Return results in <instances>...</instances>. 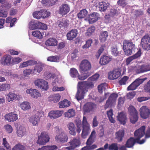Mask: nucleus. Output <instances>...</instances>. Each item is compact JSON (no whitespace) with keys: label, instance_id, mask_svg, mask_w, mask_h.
Wrapping results in <instances>:
<instances>
[{"label":"nucleus","instance_id":"f257e3e1","mask_svg":"<svg viewBox=\"0 0 150 150\" xmlns=\"http://www.w3.org/2000/svg\"><path fill=\"white\" fill-rule=\"evenodd\" d=\"M78 85L79 87L75 95L76 99L78 101L83 99L88 89L93 88L94 86L93 83L91 82H79L78 83Z\"/></svg>","mask_w":150,"mask_h":150},{"label":"nucleus","instance_id":"f03ea898","mask_svg":"<svg viewBox=\"0 0 150 150\" xmlns=\"http://www.w3.org/2000/svg\"><path fill=\"white\" fill-rule=\"evenodd\" d=\"M145 127L144 126H142L137 130H136L134 133V135L136 138L134 139L132 137V147L136 143L140 144H143L146 141V138L142 139L140 140V139L143 137L145 134Z\"/></svg>","mask_w":150,"mask_h":150},{"label":"nucleus","instance_id":"7ed1b4c3","mask_svg":"<svg viewBox=\"0 0 150 150\" xmlns=\"http://www.w3.org/2000/svg\"><path fill=\"white\" fill-rule=\"evenodd\" d=\"M83 129L81 134L82 138H86V136L90 133L91 129L90 126L88 123L86 117L83 116L82 120Z\"/></svg>","mask_w":150,"mask_h":150},{"label":"nucleus","instance_id":"20e7f679","mask_svg":"<svg viewBox=\"0 0 150 150\" xmlns=\"http://www.w3.org/2000/svg\"><path fill=\"white\" fill-rule=\"evenodd\" d=\"M50 137L47 133L44 131L41 132L38 137L37 143L40 145H44L49 142Z\"/></svg>","mask_w":150,"mask_h":150},{"label":"nucleus","instance_id":"39448f33","mask_svg":"<svg viewBox=\"0 0 150 150\" xmlns=\"http://www.w3.org/2000/svg\"><path fill=\"white\" fill-rule=\"evenodd\" d=\"M80 71L81 73H85L88 72L91 68V65L90 62L88 60L84 59L81 62L80 65Z\"/></svg>","mask_w":150,"mask_h":150},{"label":"nucleus","instance_id":"423d86ee","mask_svg":"<svg viewBox=\"0 0 150 150\" xmlns=\"http://www.w3.org/2000/svg\"><path fill=\"white\" fill-rule=\"evenodd\" d=\"M70 146L66 147L68 150H74L79 147L81 144V142L79 138L74 137L68 142Z\"/></svg>","mask_w":150,"mask_h":150},{"label":"nucleus","instance_id":"0eeeda50","mask_svg":"<svg viewBox=\"0 0 150 150\" xmlns=\"http://www.w3.org/2000/svg\"><path fill=\"white\" fill-rule=\"evenodd\" d=\"M34 84L35 86L44 90H47L48 88V83L44 80L37 79L35 80Z\"/></svg>","mask_w":150,"mask_h":150},{"label":"nucleus","instance_id":"6e6552de","mask_svg":"<svg viewBox=\"0 0 150 150\" xmlns=\"http://www.w3.org/2000/svg\"><path fill=\"white\" fill-rule=\"evenodd\" d=\"M141 44L144 50H150V37L148 35H144L141 40Z\"/></svg>","mask_w":150,"mask_h":150},{"label":"nucleus","instance_id":"1a4fd4ad","mask_svg":"<svg viewBox=\"0 0 150 150\" xmlns=\"http://www.w3.org/2000/svg\"><path fill=\"white\" fill-rule=\"evenodd\" d=\"M55 140L57 142L64 143L67 141L68 137L65 132L62 131L55 136Z\"/></svg>","mask_w":150,"mask_h":150},{"label":"nucleus","instance_id":"9d476101","mask_svg":"<svg viewBox=\"0 0 150 150\" xmlns=\"http://www.w3.org/2000/svg\"><path fill=\"white\" fill-rule=\"evenodd\" d=\"M121 74L120 71L118 69H115L108 73V78L111 80L116 79L120 76Z\"/></svg>","mask_w":150,"mask_h":150},{"label":"nucleus","instance_id":"9b49d317","mask_svg":"<svg viewBox=\"0 0 150 150\" xmlns=\"http://www.w3.org/2000/svg\"><path fill=\"white\" fill-rule=\"evenodd\" d=\"M140 115L143 119L148 118L150 114V110L146 106H143L140 109Z\"/></svg>","mask_w":150,"mask_h":150},{"label":"nucleus","instance_id":"f8f14e48","mask_svg":"<svg viewBox=\"0 0 150 150\" xmlns=\"http://www.w3.org/2000/svg\"><path fill=\"white\" fill-rule=\"evenodd\" d=\"M70 11V7L69 6L65 4H64L59 8L58 13L62 16L67 14Z\"/></svg>","mask_w":150,"mask_h":150},{"label":"nucleus","instance_id":"ddd939ff","mask_svg":"<svg viewBox=\"0 0 150 150\" xmlns=\"http://www.w3.org/2000/svg\"><path fill=\"white\" fill-rule=\"evenodd\" d=\"M63 113L62 110H52L49 112L48 116L50 119H57L62 116Z\"/></svg>","mask_w":150,"mask_h":150},{"label":"nucleus","instance_id":"4468645a","mask_svg":"<svg viewBox=\"0 0 150 150\" xmlns=\"http://www.w3.org/2000/svg\"><path fill=\"white\" fill-rule=\"evenodd\" d=\"M99 14L96 12H93L89 15L88 19L89 24H93L96 22L98 20Z\"/></svg>","mask_w":150,"mask_h":150},{"label":"nucleus","instance_id":"2eb2a0df","mask_svg":"<svg viewBox=\"0 0 150 150\" xmlns=\"http://www.w3.org/2000/svg\"><path fill=\"white\" fill-rule=\"evenodd\" d=\"M5 118L9 122H13L18 119V115L13 112L6 114L5 116Z\"/></svg>","mask_w":150,"mask_h":150},{"label":"nucleus","instance_id":"dca6fc26","mask_svg":"<svg viewBox=\"0 0 150 150\" xmlns=\"http://www.w3.org/2000/svg\"><path fill=\"white\" fill-rule=\"evenodd\" d=\"M26 93L28 94H29L32 97L36 98L40 96L41 95L38 91L36 89H28L26 91Z\"/></svg>","mask_w":150,"mask_h":150},{"label":"nucleus","instance_id":"f3484780","mask_svg":"<svg viewBox=\"0 0 150 150\" xmlns=\"http://www.w3.org/2000/svg\"><path fill=\"white\" fill-rule=\"evenodd\" d=\"M112 59V58L110 56L103 55L100 59L99 63L101 65H106L108 64Z\"/></svg>","mask_w":150,"mask_h":150},{"label":"nucleus","instance_id":"a211bd4d","mask_svg":"<svg viewBox=\"0 0 150 150\" xmlns=\"http://www.w3.org/2000/svg\"><path fill=\"white\" fill-rule=\"evenodd\" d=\"M96 106V104L93 103H87L84 105L83 110L85 112H90L92 111Z\"/></svg>","mask_w":150,"mask_h":150},{"label":"nucleus","instance_id":"6ab92c4d","mask_svg":"<svg viewBox=\"0 0 150 150\" xmlns=\"http://www.w3.org/2000/svg\"><path fill=\"white\" fill-rule=\"evenodd\" d=\"M11 57L9 55H4L1 60V63L4 65H10L11 63Z\"/></svg>","mask_w":150,"mask_h":150},{"label":"nucleus","instance_id":"aec40b11","mask_svg":"<svg viewBox=\"0 0 150 150\" xmlns=\"http://www.w3.org/2000/svg\"><path fill=\"white\" fill-rule=\"evenodd\" d=\"M78 34V31L76 29H72L68 32L67 34V40H71L76 38Z\"/></svg>","mask_w":150,"mask_h":150},{"label":"nucleus","instance_id":"412c9836","mask_svg":"<svg viewBox=\"0 0 150 150\" xmlns=\"http://www.w3.org/2000/svg\"><path fill=\"white\" fill-rule=\"evenodd\" d=\"M29 121L33 126H38L40 121L39 116L35 114L34 116H31L29 118Z\"/></svg>","mask_w":150,"mask_h":150},{"label":"nucleus","instance_id":"4be33fe9","mask_svg":"<svg viewBox=\"0 0 150 150\" xmlns=\"http://www.w3.org/2000/svg\"><path fill=\"white\" fill-rule=\"evenodd\" d=\"M138 113L133 106L132 105V124H135L138 120Z\"/></svg>","mask_w":150,"mask_h":150},{"label":"nucleus","instance_id":"5701e85b","mask_svg":"<svg viewBox=\"0 0 150 150\" xmlns=\"http://www.w3.org/2000/svg\"><path fill=\"white\" fill-rule=\"evenodd\" d=\"M33 28L34 29H40L44 30L47 29V26L46 24L40 22H38L35 23L33 24Z\"/></svg>","mask_w":150,"mask_h":150},{"label":"nucleus","instance_id":"b1692460","mask_svg":"<svg viewBox=\"0 0 150 150\" xmlns=\"http://www.w3.org/2000/svg\"><path fill=\"white\" fill-rule=\"evenodd\" d=\"M67 127L69 130V133L71 135L75 136L76 135L75 126L73 123H69L67 125Z\"/></svg>","mask_w":150,"mask_h":150},{"label":"nucleus","instance_id":"393cba45","mask_svg":"<svg viewBox=\"0 0 150 150\" xmlns=\"http://www.w3.org/2000/svg\"><path fill=\"white\" fill-rule=\"evenodd\" d=\"M69 24V21L65 18H63L59 22L58 26L60 28L65 29L67 28Z\"/></svg>","mask_w":150,"mask_h":150},{"label":"nucleus","instance_id":"a878e982","mask_svg":"<svg viewBox=\"0 0 150 150\" xmlns=\"http://www.w3.org/2000/svg\"><path fill=\"white\" fill-rule=\"evenodd\" d=\"M144 79H138L132 83V90L136 89L137 87L142 84L144 81Z\"/></svg>","mask_w":150,"mask_h":150},{"label":"nucleus","instance_id":"bb28decb","mask_svg":"<svg viewBox=\"0 0 150 150\" xmlns=\"http://www.w3.org/2000/svg\"><path fill=\"white\" fill-rule=\"evenodd\" d=\"M57 40L54 38H50L47 40L45 42L46 45L48 46H55L57 44Z\"/></svg>","mask_w":150,"mask_h":150},{"label":"nucleus","instance_id":"cd10ccee","mask_svg":"<svg viewBox=\"0 0 150 150\" xmlns=\"http://www.w3.org/2000/svg\"><path fill=\"white\" fill-rule=\"evenodd\" d=\"M117 119L121 124L125 125L126 123V121L127 120L126 115L123 112H121L118 114Z\"/></svg>","mask_w":150,"mask_h":150},{"label":"nucleus","instance_id":"c85d7f7f","mask_svg":"<svg viewBox=\"0 0 150 150\" xmlns=\"http://www.w3.org/2000/svg\"><path fill=\"white\" fill-rule=\"evenodd\" d=\"M124 131L123 130H120L115 133L116 139L119 142H121L124 136Z\"/></svg>","mask_w":150,"mask_h":150},{"label":"nucleus","instance_id":"c756f323","mask_svg":"<svg viewBox=\"0 0 150 150\" xmlns=\"http://www.w3.org/2000/svg\"><path fill=\"white\" fill-rule=\"evenodd\" d=\"M75 115V110L73 108L68 110L67 111L64 113L65 117L69 118L73 117Z\"/></svg>","mask_w":150,"mask_h":150},{"label":"nucleus","instance_id":"7c9ffc66","mask_svg":"<svg viewBox=\"0 0 150 150\" xmlns=\"http://www.w3.org/2000/svg\"><path fill=\"white\" fill-rule=\"evenodd\" d=\"M70 102L67 99H64V100L60 102L59 104V107L60 108H63L65 107H67L70 105Z\"/></svg>","mask_w":150,"mask_h":150},{"label":"nucleus","instance_id":"2f4dec72","mask_svg":"<svg viewBox=\"0 0 150 150\" xmlns=\"http://www.w3.org/2000/svg\"><path fill=\"white\" fill-rule=\"evenodd\" d=\"M17 135L18 137H21L26 134L25 129L23 126H20L17 131Z\"/></svg>","mask_w":150,"mask_h":150},{"label":"nucleus","instance_id":"473e14b6","mask_svg":"<svg viewBox=\"0 0 150 150\" xmlns=\"http://www.w3.org/2000/svg\"><path fill=\"white\" fill-rule=\"evenodd\" d=\"M88 15V11L86 9L81 10L77 14V16L79 19H82L85 18Z\"/></svg>","mask_w":150,"mask_h":150},{"label":"nucleus","instance_id":"72a5a7b5","mask_svg":"<svg viewBox=\"0 0 150 150\" xmlns=\"http://www.w3.org/2000/svg\"><path fill=\"white\" fill-rule=\"evenodd\" d=\"M108 36V32L107 31L101 32L99 35L100 40L101 42H104L106 40Z\"/></svg>","mask_w":150,"mask_h":150},{"label":"nucleus","instance_id":"f704fd0d","mask_svg":"<svg viewBox=\"0 0 150 150\" xmlns=\"http://www.w3.org/2000/svg\"><path fill=\"white\" fill-rule=\"evenodd\" d=\"M99 10L100 11H105L108 6L107 4L104 1L99 2Z\"/></svg>","mask_w":150,"mask_h":150},{"label":"nucleus","instance_id":"c9c22d12","mask_svg":"<svg viewBox=\"0 0 150 150\" xmlns=\"http://www.w3.org/2000/svg\"><path fill=\"white\" fill-rule=\"evenodd\" d=\"M11 88L10 84L8 83H3L0 84V91H8Z\"/></svg>","mask_w":150,"mask_h":150},{"label":"nucleus","instance_id":"e433bc0d","mask_svg":"<svg viewBox=\"0 0 150 150\" xmlns=\"http://www.w3.org/2000/svg\"><path fill=\"white\" fill-rule=\"evenodd\" d=\"M57 147L55 145L45 146L38 149V150H56Z\"/></svg>","mask_w":150,"mask_h":150},{"label":"nucleus","instance_id":"4c0bfd02","mask_svg":"<svg viewBox=\"0 0 150 150\" xmlns=\"http://www.w3.org/2000/svg\"><path fill=\"white\" fill-rule=\"evenodd\" d=\"M96 133V132L95 130L92 131L89 138L86 142V144L87 145H91L93 143V138L95 137Z\"/></svg>","mask_w":150,"mask_h":150},{"label":"nucleus","instance_id":"58836bf2","mask_svg":"<svg viewBox=\"0 0 150 150\" xmlns=\"http://www.w3.org/2000/svg\"><path fill=\"white\" fill-rule=\"evenodd\" d=\"M129 48L131 49V42L129 41L124 40L123 42V50H125V52H127L126 50V49Z\"/></svg>","mask_w":150,"mask_h":150},{"label":"nucleus","instance_id":"ea45409f","mask_svg":"<svg viewBox=\"0 0 150 150\" xmlns=\"http://www.w3.org/2000/svg\"><path fill=\"white\" fill-rule=\"evenodd\" d=\"M79 74L77 70L75 68H72L70 70V76L73 78H75L78 76Z\"/></svg>","mask_w":150,"mask_h":150},{"label":"nucleus","instance_id":"a19ab883","mask_svg":"<svg viewBox=\"0 0 150 150\" xmlns=\"http://www.w3.org/2000/svg\"><path fill=\"white\" fill-rule=\"evenodd\" d=\"M150 70L147 68V66L144 65H142L139 69H137L136 72L137 73H141L149 71Z\"/></svg>","mask_w":150,"mask_h":150},{"label":"nucleus","instance_id":"79ce46f5","mask_svg":"<svg viewBox=\"0 0 150 150\" xmlns=\"http://www.w3.org/2000/svg\"><path fill=\"white\" fill-rule=\"evenodd\" d=\"M95 29V27L94 26H91L89 28L85 33L86 36L90 37L92 35L93 33L94 32Z\"/></svg>","mask_w":150,"mask_h":150},{"label":"nucleus","instance_id":"37998d69","mask_svg":"<svg viewBox=\"0 0 150 150\" xmlns=\"http://www.w3.org/2000/svg\"><path fill=\"white\" fill-rule=\"evenodd\" d=\"M20 106L21 109L24 110L29 109L31 108L29 103L27 102H23L20 105Z\"/></svg>","mask_w":150,"mask_h":150},{"label":"nucleus","instance_id":"c03bdc74","mask_svg":"<svg viewBox=\"0 0 150 150\" xmlns=\"http://www.w3.org/2000/svg\"><path fill=\"white\" fill-rule=\"evenodd\" d=\"M8 100V102L13 101L17 97V95L14 93L9 92L7 95Z\"/></svg>","mask_w":150,"mask_h":150},{"label":"nucleus","instance_id":"a18cd8bd","mask_svg":"<svg viewBox=\"0 0 150 150\" xmlns=\"http://www.w3.org/2000/svg\"><path fill=\"white\" fill-rule=\"evenodd\" d=\"M107 114L110 120V121L112 123H114L115 122V120H114L112 117L113 115V110L112 109H110L109 111L107 112Z\"/></svg>","mask_w":150,"mask_h":150},{"label":"nucleus","instance_id":"49530a36","mask_svg":"<svg viewBox=\"0 0 150 150\" xmlns=\"http://www.w3.org/2000/svg\"><path fill=\"white\" fill-rule=\"evenodd\" d=\"M32 35L39 39H41L42 38L43 35L41 32L38 30L34 31L32 32Z\"/></svg>","mask_w":150,"mask_h":150},{"label":"nucleus","instance_id":"de8ad7c7","mask_svg":"<svg viewBox=\"0 0 150 150\" xmlns=\"http://www.w3.org/2000/svg\"><path fill=\"white\" fill-rule=\"evenodd\" d=\"M105 47V45H102L98 50V52L96 53L95 55L96 58L97 59H98L101 53L103 52L104 50V49Z\"/></svg>","mask_w":150,"mask_h":150},{"label":"nucleus","instance_id":"09e8293b","mask_svg":"<svg viewBox=\"0 0 150 150\" xmlns=\"http://www.w3.org/2000/svg\"><path fill=\"white\" fill-rule=\"evenodd\" d=\"M25 146L20 144H18L14 146L12 150H25Z\"/></svg>","mask_w":150,"mask_h":150},{"label":"nucleus","instance_id":"8fccbe9b","mask_svg":"<svg viewBox=\"0 0 150 150\" xmlns=\"http://www.w3.org/2000/svg\"><path fill=\"white\" fill-rule=\"evenodd\" d=\"M112 54L115 56H117L119 52L118 51L117 46L116 45L112 46L111 48Z\"/></svg>","mask_w":150,"mask_h":150},{"label":"nucleus","instance_id":"3c124183","mask_svg":"<svg viewBox=\"0 0 150 150\" xmlns=\"http://www.w3.org/2000/svg\"><path fill=\"white\" fill-rule=\"evenodd\" d=\"M42 67L43 66L41 64H37L35 66L34 71L40 73L42 70Z\"/></svg>","mask_w":150,"mask_h":150},{"label":"nucleus","instance_id":"603ef678","mask_svg":"<svg viewBox=\"0 0 150 150\" xmlns=\"http://www.w3.org/2000/svg\"><path fill=\"white\" fill-rule=\"evenodd\" d=\"M61 96L59 94H56L52 96V100L54 103H56L59 100Z\"/></svg>","mask_w":150,"mask_h":150},{"label":"nucleus","instance_id":"864d4df0","mask_svg":"<svg viewBox=\"0 0 150 150\" xmlns=\"http://www.w3.org/2000/svg\"><path fill=\"white\" fill-rule=\"evenodd\" d=\"M118 96V95L117 94L114 93H112L109 97L108 99L114 103L116 101V99Z\"/></svg>","mask_w":150,"mask_h":150},{"label":"nucleus","instance_id":"5fc2aeb1","mask_svg":"<svg viewBox=\"0 0 150 150\" xmlns=\"http://www.w3.org/2000/svg\"><path fill=\"white\" fill-rule=\"evenodd\" d=\"M93 42V40L90 39L86 41V44L82 46L83 49L87 48L90 47L91 46V44Z\"/></svg>","mask_w":150,"mask_h":150},{"label":"nucleus","instance_id":"6e6d98bb","mask_svg":"<svg viewBox=\"0 0 150 150\" xmlns=\"http://www.w3.org/2000/svg\"><path fill=\"white\" fill-rule=\"evenodd\" d=\"M59 59V57L57 56H52L48 57L47 58V60L50 62H57Z\"/></svg>","mask_w":150,"mask_h":150},{"label":"nucleus","instance_id":"4d7b16f0","mask_svg":"<svg viewBox=\"0 0 150 150\" xmlns=\"http://www.w3.org/2000/svg\"><path fill=\"white\" fill-rule=\"evenodd\" d=\"M113 103L108 99L106 101L105 104L104 105V108L105 109L111 108L112 106Z\"/></svg>","mask_w":150,"mask_h":150},{"label":"nucleus","instance_id":"13d9d810","mask_svg":"<svg viewBox=\"0 0 150 150\" xmlns=\"http://www.w3.org/2000/svg\"><path fill=\"white\" fill-rule=\"evenodd\" d=\"M128 79L129 78L127 76H124L118 82L119 83L120 85L125 84Z\"/></svg>","mask_w":150,"mask_h":150},{"label":"nucleus","instance_id":"bf43d9fd","mask_svg":"<svg viewBox=\"0 0 150 150\" xmlns=\"http://www.w3.org/2000/svg\"><path fill=\"white\" fill-rule=\"evenodd\" d=\"M90 75V74L89 72H87L85 73V74L82 76L79 75L78 77V79L80 80H83L87 79L88 77Z\"/></svg>","mask_w":150,"mask_h":150},{"label":"nucleus","instance_id":"052dcab7","mask_svg":"<svg viewBox=\"0 0 150 150\" xmlns=\"http://www.w3.org/2000/svg\"><path fill=\"white\" fill-rule=\"evenodd\" d=\"M41 10L39 11H35L33 13V16L35 18L39 19L42 18Z\"/></svg>","mask_w":150,"mask_h":150},{"label":"nucleus","instance_id":"680f3d73","mask_svg":"<svg viewBox=\"0 0 150 150\" xmlns=\"http://www.w3.org/2000/svg\"><path fill=\"white\" fill-rule=\"evenodd\" d=\"M108 149L109 150H118V147L117 143H113L110 145L109 146Z\"/></svg>","mask_w":150,"mask_h":150},{"label":"nucleus","instance_id":"e2e57ef3","mask_svg":"<svg viewBox=\"0 0 150 150\" xmlns=\"http://www.w3.org/2000/svg\"><path fill=\"white\" fill-rule=\"evenodd\" d=\"M7 12L5 10L0 9V17L6 18L7 16Z\"/></svg>","mask_w":150,"mask_h":150},{"label":"nucleus","instance_id":"0e129e2a","mask_svg":"<svg viewBox=\"0 0 150 150\" xmlns=\"http://www.w3.org/2000/svg\"><path fill=\"white\" fill-rule=\"evenodd\" d=\"M99 77V75L98 74H95L92 76L89 77L88 80L92 81L97 80Z\"/></svg>","mask_w":150,"mask_h":150},{"label":"nucleus","instance_id":"69168bd1","mask_svg":"<svg viewBox=\"0 0 150 150\" xmlns=\"http://www.w3.org/2000/svg\"><path fill=\"white\" fill-rule=\"evenodd\" d=\"M117 4L123 7H125L127 4L126 0H118Z\"/></svg>","mask_w":150,"mask_h":150},{"label":"nucleus","instance_id":"338daca9","mask_svg":"<svg viewBox=\"0 0 150 150\" xmlns=\"http://www.w3.org/2000/svg\"><path fill=\"white\" fill-rule=\"evenodd\" d=\"M142 54L141 50L139 49L138 51L134 55L132 56V60L139 57Z\"/></svg>","mask_w":150,"mask_h":150},{"label":"nucleus","instance_id":"774afa93","mask_svg":"<svg viewBox=\"0 0 150 150\" xmlns=\"http://www.w3.org/2000/svg\"><path fill=\"white\" fill-rule=\"evenodd\" d=\"M41 16L43 18H45L50 16V13L45 10H41Z\"/></svg>","mask_w":150,"mask_h":150}]
</instances>
